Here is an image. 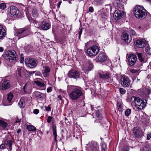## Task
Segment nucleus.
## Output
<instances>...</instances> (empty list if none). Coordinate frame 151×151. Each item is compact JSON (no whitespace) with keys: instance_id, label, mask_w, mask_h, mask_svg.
<instances>
[{"instance_id":"1","label":"nucleus","mask_w":151,"mask_h":151,"mask_svg":"<svg viewBox=\"0 0 151 151\" xmlns=\"http://www.w3.org/2000/svg\"><path fill=\"white\" fill-rule=\"evenodd\" d=\"M68 91H70L68 94L69 98L72 100H77L83 95L81 88L76 86H68L67 88Z\"/></svg>"},{"instance_id":"2","label":"nucleus","mask_w":151,"mask_h":151,"mask_svg":"<svg viewBox=\"0 0 151 151\" xmlns=\"http://www.w3.org/2000/svg\"><path fill=\"white\" fill-rule=\"evenodd\" d=\"M131 100L132 104L139 109H142L146 106L147 101L145 99H142L139 97L132 96Z\"/></svg>"},{"instance_id":"3","label":"nucleus","mask_w":151,"mask_h":151,"mask_svg":"<svg viewBox=\"0 0 151 151\" xmlns=\"http://www.w3.org/2000/svg\"><path fill=\"white\" fill-rule=\"evenodd\" d=\"M135 17L141 19H144L147 15L146 11L142 6H138L135 8L134 12Z\"/></svg>"},{"instance_id":"4","label":"nucleus","mask_w":151,"mask_h":151,"mask_svg":"<svg viewBox=\"0 0 151 151\" xmlns=\"http://www.w3.org/2000/svg\"><path fill=\"white\" fill-rule=\"evenodd\" d=\"M30 33V28L26 27L17 30L15 31V35L22 37L29 35Z\"/></svg>"},{"instance_id":"5","label":"nucleus","mask_w":151,"mask_h":151,"mask_svg":"<svg viewBox=\"0 0 151 151\" xmlns=\"http://www.w3.org/2000/svg\"><path fill=\"white\" fill-rule=\"evenodd\" d=\"M98 76L99 78L103 80H108L109 83L111 82V74L108 71H100L98 73Z\"/></svg>"},{"instance_id":"6","label":"nucleus","mask_w":151,"mask_h":151,"mask_svg":"<svg viewBox=\"0 0 151 151\" xmlns=\"http://www.w3.org/2000/svg\"><path fill=\"white\" fill-rule=\"evenodd\" d=\"M99 49L96 45H93L88 48L87 50V54L91 57L96 55L99 52Z\"/></svg>"},{"instance_id":"7","label":"nucleus","mask_w":151,"mask_h":151,"mask_svg":"<svg viewBox=\"0 0 151 151\" xmlns=\"http://www.w3.org/2000/svg\"><path fill=\"white\" fill-rule=\"evenodd\" d=\"M25 63L27 66L31 68L36 67L37 62L36 60L33 58H27L25 60Z\"/></svg>"},{"instance_id":"8","label":"nucleus","mask_w":151,"mask_h":151,"mask_svg":"<svg viewBox=\"0 0 151 151\" xmlns=\"http://www.w3.org/2000/svg\"><path fill=\"white\" fill-rule=\"evenodd\" d=\"M13 141L12 140L7 139V140H4L2 143L0 145V148L4 149L6 148L9 151H11L12 150V144Z\"/></svg>"},{"instance_id":"9","label":"nucleus","mask_w":151,"mask_h":151,"mask_svg":"<svg viewBox=\"0 0 151 151\" xmlns=\"http://www.w3.org/2000/svg\"><path fill=\"white\" fill-rule=\"evenodd\" d=\"M88 146V151H98L99 145L95 141H92L87 145Z\"/></svg>"},{"instance_id":"10","label":"nucleus","mask_w":151,"mask_h":151,"mask_svg":"<svg viewBox=\"0 0 151 151\" xmlns=\"http://www.w3.org/2000/svg\"><path fill=\"white\" fill-rule=\"evenodd\" d=\"M80 73L77 70L74 69H71L68 73V77L77 79L80 76Z\"/></svg>"},{"instance_id":"11","label":"nucleus","mask_w":151,"mask_h":151,"mask_svg":"<svg viewBox=\"0 0 151 151\" xmlns=\"http://www.w3.org/2000/svg\"><path fill=\"white\" fill-rule=\"evenodd\" d=\"M122 39L125 42L127 43H130L132 41V37L128 34L127 31H124L122 33Z\"/></svg>"},{"instance_id":"12","label":"nucleus","mask_w":151,"mask_h":151,"mask_svg":"<svg viewBox=\"0 0 151 151\" xmlns=\"http://www.w3.org/2000/svg\"><path fill=\"white\" fill-rule=\"evenodd\" d=\"M7 53H9V54L12 55L13 57L11 59H8L7 58V59L9 62V65H12L15 63L17 61V55L15 51L14 50H10L7 51Z\"/></svg>"},{"instance_id":"13","label":"nucleus","mask_w":151,"mask_h":151,"mask_svg":"<svg viewBox=\"0 0 151 151\" xmlns=\"http://www.w3.org/2000/svg\"><path fill=\"white\" fill-rule=\"evenodd\" d=\"M121 83L122 86L127 87L130 85V82L128 77L123 76L121 78Z\"/></svg>"},{"instance_id":"14","label":"nucleus","mask_w":151,"mask_h":151,"mask_svg":"<svg viewBox=\"0 0 151 151\" xmlns=\"http://www.w3.org/2000/svg\"><path fill=\"white\" fill-rule=\"evenodd\" d=\"M93 66V65L92 63L90 61H87L83 64L82 69L84 72L86 73L90 71Z\"/></svg>"},{"instance_id":"15","label":"nucleus","mask_w":151,"mask_h":151,"mask_svg":"<svg viewBox=\"0 0 151 151\" xmlns=\"http://www.w3.org/2000/svg\"><path fill=\"white\" fill-rule=\"evenodd\" d=\"M127 59L129 65L132 66L135 64L137 58L135 55L130 54L128 56Z\"/></svg>"},{"instance_id":"16","label":"nucleus","mask_w":151,"mask_h":151,"mask_svg":"<svg viewBox=\"0 0 151 151\" xmlns=\"http://www.w3.org/2000/svg\"><path fill=\"white\" fill-rule=\"evenodd\" d=\"M133 131L134 135L136 137L139 138L143 135V133L141 130L137 127L133 129Z\"/></svg>"},{"instance_id":"17","label":"nucleus","mask_w":151,"mask_h":151,"mask_svg":"<svg viewBox=\"0 0 151 151\" xmlns=\"http://www.w3.org/2000/svg\"><path fill=\"white\" fill-rule=\"evenodd\" d=\"M124 13L122 11L119 10H116L114 14V17L115 20H118L121 19L124 15Z\"/></svg>"},{"instance_id":"18","label":"nucleus","mask_w":151,"mask_h":151,"mask_svg":"<svg viewBox=\"0 0 151 151\" xmlns=\"http://www.w3.org/2000/svg\"><path fill=\"white\" fill-rule=\"evenodd\" d=\"M146 41L145 39H139L136 41V45L139 48H143L145 45Z\"/></svg>"},{"instance_id":"19","label":"nucleus","mask_w":151,"mask_h":151,"mask_svg":"<svg viewBox=\"0 0 151 151\" xmlns=\"http://www.w3.org/2000/svg\"><path fill=\"white\" fill-rule=\"evenodd\" d=\"M106 59V58L103 53H100L96 58L97 61L101 62H104Z\"/></svg>"},{"instance_id":"20","label":"nucleus","mask_w":151,"mask_h":151,"mask_svg":"<svg viewBox=\"0 0 151 151\" xmlns=\"http://www.w3.org/2000/svg\"><path fill=\"white\" fill-rule=\"evenodd\" d=\"M50 69L48 66L44 67V69L42 70V73L43 76L45 77H48L50 75Z\"/></svg>"},{"instance_id":"21","label":"nucleus","mask_w":151,"mask_h":151,"mask_svg":"<svg viewBox=\"0 0 151 151\" xmlns=\"http://www.w3.org/2000/svg\"><path fill=\"white\" fill-rule=\"evenodd\" d=\"M33 95L37 99L39 100H42L43 99L44 94L38 91H35L33 93Z\"/></svg>"},{"instance_id":"22","label":"nucleus","mask_w":151,"mask_h":151,"mask_svg":"<svg viewBox=\"0 0 151 151\" xmlns=\"http://www.w3.org/2000/svg\"><path fill=\"white\" fill-rule=\"evenodd\" d=\"M10 86V83L9 80L4 81L2 84L1 88L3 90L7 89Z\"/></svg>"},{"instance_id":"23","label":"nucleus","mask_w":151,"mask_h":151,"mask_svg":"<svg viewBox=\"0 0 151 151\" xmlns=\"http://www.w3.org/2000/svg\"><path fill=\"white\" fill-rule=\"evenodd\" d=\"M34 83L37 86V89L42 90L45 88V84L42 82L36 80L34 81Z\"/></svg>"},{"instance_id":"24","label":"nucleus","mask_w":151,"mask_h":151,"mask_svg":"<svg viewBox=\"0 0 151 151\" xmlns=\"http://www.w3.org/2000/svg\"><path fill=\"white\" fill-rule=\"evenodd\" d=\"M41 27L44 30H47L50 28V25L46 21H44L41 23Z\"/></svg>"},{"instance_id":"25","label":"nucleus","mask_w":151,"mask_h":151,"mask_svg":"<svg viewBox=\"0 0 151 151\" xmlns=\"http://www.w3.org/2000/svg\"><path fill=\"white\" fill-rule=\"evenodd\" d=\"M9 10H10V13L12 15H15L17 13V8L14 6H11L9 8Z\"/></svg>"},{"instance_id":"26","label":"nucleus","mask_w":151,"mask_h":151,"mask_svg":"<svg viewBox=\"0 0 151 151\" xmlns=\"http://www.w3.org/2000/svg\"><path fill=\"white\" fill-rule=\"evenodd\" d=\"M6 34V31L2 26H0V39H3Z\"/></svg>"},{"instance_id":"27","label":"nucleus","mask_w":151,"mask_h":151,"mask_svg":"<svg viewBox=\"0 0 151 151\" xmlns=\"http://www.w3.org/2000/svg\"><path fill=\"white\" fill-rule=\"evenodd\" d=\"M13 57V56L12 55H10V54H9V53H7V52H6L5 53V61L6 63H7L9 65H9V62L8 59H7V58H8V59H12V58Z\"/></svg>"},{"instance_id":"28","label":"nucleus","mask_w":151,"mask_h":151,"mask_svg":"<svg viewBox=\"0 0 151 151\" xmlns=\"http://www.w3.org/2000/svg\"><path fill=\"white\" fill-rule=\"evenodd\" d=\"M145 51L147 54L149 56L151 55L150 47L148 44L145 45Z\"/></svg>"},{"instance_id":"29","label":"nucleus","mask_w":151,"mask_h":151,"mask_svg":"<svg viewBox=\"0 0 151 151\" xmlns=\"http://www.w3.org/2000/svg\"><path fill=\"white\" fill-rule=\"evenodd\" d=\"M32 16L35 18L37 17L39 15L37 10L35 8H33V9L32 11Z\"/></svg>"},{"instance_id":"30","label":"nucleus","mask_w":151,"mask_h":151,"mask_svg":"<svg viewBox=\"0 0 151 151\" xmlns=\"http://www.w3.org/2000/svg\"><path fill=\"white\" fill-rule=\"evenodd\" d=\"M121 3V0H115L113 2V4L114 5L120 8L122 6Z\"/></svg>"},{"instance_id":"31","label":"nucleus","mask_w":151,"mask_h":151,"mask_svg":"<svg viewBox=\"0 0 151 151\" xmlns=\"http://www.w3.org/2000/svg\"><path fill=\"white\" fill-rule=\"evenodd\" d=\"M137 55L138 57L139 60L141 62H145V59L144 58V57L142 55L141 53L137 52Z\"/></svg>"},{"instance_id":"32","label":"nucleus","mask_w":151,"mask_h":151,"mask_svg":"<svg viewBox=\"0 0 151 151\" xmlns=\"http://www.w3.org/2000/svg\"><path fill=\"white\" fill-rule=\"evenodd\" d=\"M52 130L53 131V135L54 136V139L55 140V141H57V134H56V126L53 125L52 126Z\"/></svg>"},{"instance_id":"33","label":"nucleus","mask_w":151,"mask_h":151,"mask_svg":"<svg viewBox=\"0 0 151 151\" xmlns=\"http://www.w3.org/2000/svg\"><path fill=\"white\" fill-rule=\"evenodd\" d=\"M0 125L3 129H5L7 126V123L2 120H0Z\"/></svg>"},{"instance_id":"34","label":"nucleus","mask_w":151,"mask_h":151,"mask_svg":"<svg viewBox=\"0 0 151 151\" xmlns=\"http://www.w3.org/2000/svg\"><path fill=\"white\" fill-rule=\"evenodd\" d=\"M27 129L28 130L30 131L34 132L36 131V128L33 125H28L27 127Z\"/></svg>"},{"instance_id":"35","label":"nucleus","mask_w":151,"mask_h":151,"mask_svg":"<svg viewBox=\"0 0 151 151\" xmlns=\"http://www.w3.org/2000/svg\"><path fill=\"white\" fill-rule=\"evenodd\" d=\"M13 93L11 92L8 94L7 99L9 103L11 102V100L13 98Z\"/></svg>"},{"instance_id":"36","label":"nucleus","mask_w":151,"mask_h":151,"mask_svg":"<svg viewBox=\"0 0 151 151\" xmlns=\"http://www.w3.org/2000/svg\"><path fill=\"white\" fill-rule=\"evenodd\" d=\"M18 104L19 107L21 108H23L24 107V103L23 99H21L18 103Z\"/></svg>"},{"instance_id":"37","label":"nucleus","mask_w":151,"mask_h":151,"mask_svg":"<svg viewBox=\"0 0 151 151\" xmlns=\"http://www.w3.org/2000/svg\"><path fill=\"white\" fill-rule=\"evenodd\" d=\"M117 105L119 110L121 111L123 106L122 104L119 101H118Z\"/></svg>"},{"instance_id":"38","label":"nucleus","mask_w":151,"mask_h":151,"mask_svg":"<svg viewBox=\"0 0 151 151\" xmlns=\"http://www.w3.org/2000/svg\"><path fill=\"white\" fill-rule=\"evenodd\" d=\"M131 110L130 109H127L125 111V114L126 116H128L131 114Z\"/></svg>"},{"instance_id":"39","label":"nucleus","mask_w":151,"mask_h":151,"mask_svg":"<svg viewBox=\"0 0 151 151\" xmlns=\"http://www.w3.org/2000/svg\"><path fill=\"white\" fill-rule=\"evenodd\" d=\"M35 25V26L37 28H38L40 26V24L39 23L35 20H33L31 21Z\"/></svg>"},{"instance_id":"40","label":"nucleus","mask_w":151,"mask_h":151,"mask_svg":"<svg viewBox=\"0 0 151 151\" xmlns=\"http://www.w3.org/2000/svg\"><path fill=\"white\" fill-rule=\"evenodd\" d=\"M140 151H151V149L147 147H145L141 149Z\"/></svg>"},{"instance_id":"41","label":"nucleus","mask_w":151,"mask_h":151,"mask_svg":"<svg viewBox=\"0 0 151 151\" xmlns=\"http://www.w3.org/2000/svg\"><path fill=\"white\" fill-rule=\"evenodd\" d=\"M96 116L97 118L100 119H101L102 116L101 114L100 113L99 111H98L96 112Z\"/></svg>"},{"instance_id":"42","label":"nucleus","mask_w":151,"mask_h":151,"mask_svg":"<svg viewBox=\"0 0 151 151\" xmlns=\"http://www.w3.org/2000/svg\"><path fill=\"white\" fill-rule=\"evenodd\" d=\"M119 90L120 93L122 94H124L126 93V90L123 88H119Z\"/></svg>"},{"instance_id":"43","label":"nucleus","mask_w":151,"mask_h":151,"mask_svg":"<svg viewBox=\"0 0 151 151\" xmlns=\"http://www.w3.org/2000/svg\"><path fill=\"white\" fill-rule=\"evenodd\" d=\"M6 5L5 3H2L0 4V9H4L6 8Z\"/></svg>"},{"instance_id":"44","label":"nucleus","mask_w":151,"mask_h":151,"mask_svg":"<svg viewBox=\"0 0 151 151\" xmlns=\"http://www.w3.org/2000/svg\"><path fill=\"white\" fill-rule=\"evenodd\" d=\"M130 33L133 36H136L137 35V34L136 32L134 30L132 29L130 30Z\"/></svg>"},{"instance_id":"45","label":"nucleus","mask_w":151,"mask_h":151,"mask_svg":"<svg viewBox=\"0 0 151 151\" xmlns=\"http://www.w3.org/2000/svg\"><path fill=\"white\" fill-rule=\"evenodd\" d=\"M21 69L19 67H18L17 70V74H18L20 77L21 76Z\"/></svg>"},{"instance_id":"46","label":"nucleus","mask_w":151,"mask_h":151,"mask_svg":"<svg viewBox=\"0 0 151 151\" xmlns=\"http://www.w3.org/2000/svg\"><path fill=\"white\" fill-rule=\"evenodd\" d=\"M102 150L105 151L106 148V144H102Z\"/></svg>"},{"instance_id":"47","label":"nucleus","mask_w":151,"mask_h":151,"mask_svg":"<svg viewBox=\"0 0 151 151\" xmlns=\"http://www.w3.org/2000/svg\"><path fill=\"white\" fill-rule=\"evenodd\" d=\"M130 72L132 73H136L138 72V70L132 69L130 70Z\"/></svg>"},{"instance_id":"48","label":"nucleus","mask_w":151,"mask_h":151,"mask_svg":"<svg viewBox=\"0 0 151 151\" xmlns=\"http://www.w3.org/2000/svg\"><path fill=\"white\" fill-rule=\"evenodd\" d=\"M21 121V119H19L18 118H17L16 120V122L14 123V124L15 125L16 123H18V125H19L20 124V122Z\"/></svg>"},{"instance_id":"49","label":"nucleus","mask_w":151,"mask_h":151,"mask_svg":"<svg viewBox=\"0 0 151 151\" xmlns=\"http://www.w3.org/2000/svg\"><path fill=\"white\" fill-rule=\"evenodd\" d=\"M151 137V133H149L147 134V140H149Z\"/></svg>"},{"instance_id":"50","label":"nucleus","mask_w":151,"mask_h":151,"mask_svg":"<svg viewBox=\"0 0 151 151\" xmlns=\"http://www.w3.org/2000/svg\"><path fill=\"white\" fill-rule=\"evenodd\" d=\"M52 118L50 116H49L47 119V121L48 123H50L52 121Z\"/></svg>"},{"instance_id":"51","label":"nucleus","mask_w":151,"mask_h":151,"mask_svg":"<svg viewBox=\"0 0 151 151\" xmlns=\"http://www.w3.org/2000/svg\"><path fill=\"white\" fill-rule=\"evenodd\" d=\"M88 10L90 12H93L94 11L93 8L92 6H90Z\"/></svg>"},{"instance_id":"52","label":"nucleus","mask_w":151,"mask_h":151,"mask_svg":"<svg viewBox=\"0 0 151 151\" xmlns=\"http://www.w3.org/2000/svg\"><path fill=\"white\" fill-rule=\"evenodd\" d=\"M39 110H38V109H36L34 110V111H33V113L35 114H37L39 113Z\"/></svg>"},{"instance_id":"53","label":"nucleus","mask_w":151,"mask_h":151,"mask_svg":"<svg viewBox=\"0 0 151 151\" xmlns=\"http://www.w3.org/2000/svg\"><path fill=\"white\" fill-rule=\"evenodd\" d=\"M129 148L127 147H124L123 148V151H129Z\"/></svg>"},{"instance_id":"54","label":"nucleus","mask_w":151,"mask_h":151,"mask_svg":"<svg viewBox=\"0 0 151 151\" xmlns=\"http://www.w3.org/2000/svg\"><path fill=\"white\" fill-rule=\"evenodd\" d=\"M45 110L47 111H51V108L50 106H45Z\"/></svg>"},{"instance_id":"55","label":"nucleus","mask_w":151,"mask_h":151,"mask_svg":"<svg viewBox=\"0 0 151 151\" xmlns=\"http://www.w3.org/2000/svg\"><path fill=\"white\" fill-rule=\"evenodd\" d=\"M52 90V88L51 87H49L47 89V92L48 93L50 92Z\"/></svg>"},{"instance_id":"56","label":"nucleus","mask_w":151,"mask_h":151,"mask_svg":"<svg viewBox=\"0 0 151 151\" xmlns=\"http://www.w3.org/2000/svg\"><path fill=\"white\" fill-rule=\"evenodd\" d=\"M60 93L61 94L62 93L63 94H65L66 93V91H63L62 89H60Z\"/></svg>"},{"instance_id":"57","label":"nucleus","mask_w":151,"mask_h":151,"mask_svg":"<svg viewBox=\"0 0 151 151\" xmlns=\"http://www.w3.org/2000/svg\"><path fill=\"white\" fill-rule=\"evenodd\" d=\"M27 84H25V85L24 86V87L23 88V90L24 91V92H25V91H26L25 89L27 88Z\"/></svg>"},{"instance_id":"58","label":"nucleus","mask_w":151,"mask_h":151,"mask_svg":"<svg viewBox=\"0 0 151 151\" xmlns=\"http://www.w3.org/2000/svg\"><path fill=\"white\" fill-rule=\"evenodd\" d=\"M58 100H62V97L60 95H59L58 96Z\"/></svg>"},{"instance_id":"59","label":"nucleus","mask_w":151,"mask_h":151,"mask_svg":"<svg viewBox=\"0 0 151 151\" xmlns=\"http://www.w3.org/2000/svg\"><path fill=\"white\" fill-rule=\"evenodd\" d=\"M74 0H71L70 1L69 0L67 1V2L69 4H71L73 2Z\"/></svg>"},{"instance_id":"60","label":"nucleus","mask_w":151,"mask_h":151,"mask_svg":"<svg viewBox=\"0 0 151 151\" xmlns=\"http://www.w3.org/2000/svg\"><path fill=\"white\" fill-rule=\"evenodd\" d=\"M23 62H24V58L23 57H22L21 56V58L20 60V63H23Z\"/></svg>"},{"instance_id":"61","label":"nucleus","mask_w":151,"mask_h":151,"mask_svg":"<svg viewBox=\"0 0 151 151\" xmlns=\"http://www.w3.org/2000/svg\"><path fill=\"white\" fill-rule=\"evenodd\" d=\"M61 3V1H60L58 4V7L59 8L60 7V5Z\"/></svg>"},{"instance_id":"62","label":"nucleus","mask_w":151,"mask_h":151,"mask_svg":"<svg viewBox=\"0 0 151 151\" xmlns=\"http://www.w3.org/2000/svg\"><path fill=\"white\" fill-rule=\"evenodd\" d=\"M4 49L3 47H0V52H2L3 51Z\"/></svg>"},{"instance_id":"63","label":"nucleus","mask_w":151,"mask_h":151,"mask_svg":"<svg viewBox=\"0 0 151 151\" xmlns=\"http://www.w3.org/2000/svg\"><path fill=\"white\" fill-rule=\"evenodd\" d=\"M138 28L139 29H143V27L141 26H139L138 27Z\"/></svg>"},{"instance_id":"64","label":"nucleus","mask_w":151,"mask_h":151,"mask_svg":"<svg viewBox=\"0 0 151 151\" xmlns=\"http://www.w3.org/2000/svg\"><path fill=\"white\" fill-rule=\"evenodd\" d=\"M21 132V130L20 129H18L17 131V133H19V132Z\"/></svg>"}]
</instances>
